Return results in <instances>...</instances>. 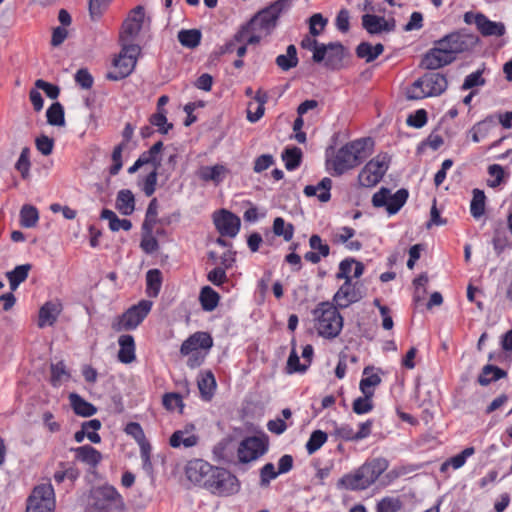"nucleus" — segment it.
Returning a JSON list of instances; mask_svg holds the SVG:
<instances>
[{"label": "nucleus", "mask_w": 512, "mask_h": 512, "mask_svg": "<svg viewBox=\"0 0 512 512\" xmlns=\"http://www.w3.org/2000/svg\"><path fill=\"white\" fill-rule=\"evenodd\" d=\"M478 42V36L465 30L452 32L434 42V47L425 53L421 66L436 70L449 65L456 60L457 54L472 50Z\"/></svg>", "instance_id": "nucleus-1"}, {"label": "nucleus", "mask_w": 512, "mask_h": 512, "mask_svg": "<svg viewBox=\"0 0 512 512\" xmlns=\"http://www.w3.org/2000/svg\"><path fill=\"white\" fill-rule=\"evenodd\" d=\"M373 144L371 138H360L341 147L332 163L334 174L340 176L361 164L370 156Z\"/></svg>", "instance_id": "nucleus-2"}, {"label": "nucleus", "mask_w": 512, "mask_h": 512, "mask_svg": "<svg viewBox=\"0 0 512 512\" xmlns=\"http://www.w3.org/2000/svg\"><path fill=\"white\" fill-rule=\"evenodd\" d=\"M388 463L383 458L365 462L353 473L345 474L338 480L337 487L347 490H364L371 486L387 469Z\"/></svg>", "instance_id": "nucleus-3"}, {"label": "nucleus", "mask_w": 512, "mask_h": 512, "mask_svg": "<svg viewBox=\"0 0 512 512\" xmlns=\"http://www.w3.org/2000/svg\"><path fill=\"white\" fill-rule=\"evenodd\" d=\"M337 306L331 302H321L313 310L315 328L318 334L324 338L337 337L343 328V317Z\"/></svg>", "instance_id": "nucleus-4"}, {"label": "nucleus", "mask_w": 512, "mask_h": 512, "mask_svg": "<svg viewBox=\"0 0 512 512\" xmlns=\"http://www.w3.org/2000/svg\"><path fill=\"white\" fill-rule=\"evenodd\" d=\"M292 0H277L272 3L269 7L261 10L246 27H243L236 35L237 41H242L245 34L249 30H264L266 34L276 26L277 20L281 13L287 10L291 5Z\"/></svg>", "instance_id": "nucleus-5"}, {"label": "nucleus", "mask_w": 512, "mask_h": 512, "mask_svg": "<svg viewBox=\"0 0 512 512\" xmlns=\"http://www.w3.org/2000/svg\"><path fill=\"white\" fill-rule=\"evenodd\" d=\"M448 87V81L444 74L430 72L417 79L407 91L408 99L418 100L425 97L439 96Z\"/></svg>", "instance_id": "nucleus-6"}, {"label": "nucleus", "mask_w": 512, "mask_h": 512, "mask_svg": "<svg viewBox=\"0 0 512 512\" xmlns=\"http://www.w3.org/2000/svg\"><path fill=\"white\" fill-rule=\"evenodd\" d=\"M118 57L113 60V69L106 74L111 81H119L128 77L134 70L140 53L138 45L124 44Z\"/></svg>", "instance_id": "nucleus-7"}, {"label": "nucleus", "mask_w": 512, "mask_h": 512, "mask_svg": "<svg viewBox=\"0 0 512 512\" xmlns=\"http://www.w3.org/2000/svg\"><path fill=\"white\" fill-rule=\"evenodd\" d=\"M203 487L213 494L227 496L238 491L239 483L236 476L228 470L212 466V471L209 473Z\"/></svg>", "instance_id": "nucleus-8"}, {"label": "nucleus", "mask_w": 512, "mask_h": 512, "mask_svg": "<svg viewBox=\"0 0 512 512\" xmlns=\"http://www.w3.org/2000/svg\"><path fill=\"white\" fill-rule=\"evenodd\" d=\"M151 307V301H140L137 305L130 307L121 316L116 317L111 324L112 329L115 332L135 329L148 315Z\"/></svg>", "instance_id": "nucleus-9"}, {"label": "nucleus", "mask_w": 512, "mask_h": 512, "mask_svg": "<svg viewBox=\"0 0 512 512\" xmlns=\"http://www.w3.org/2000/svg\"><path fill=\"white\" fill-rule=\"evenodd\" d=\"M390 157L388 154H378L371 159L360 171L358 181L364 187H373L378 184L389 168Z\"/></svg>", "instance_id": "nucleus-10"}, {"label": "nucleus", "mask_w": 512, "mask_h": 512, "mask_svg": "<svg viewBox=\"0 0 512 512\" xmlns=\"http://www.w3.org/2000/svg\"><path fill=\"white\" fill-rule=\"evenodd\" d=\"M54 489L50 483L36 486L27 500L26 512H53Z\"/></svg>", "instance_id": "nucleus-11"}, {"label": "nucleus", "mask_w": 512, "mask_h": 512, "mask_svg": "<svg viewBox=\"0 0 512 512\" xmlns=\"http://www.w3.org/2000/svg\"><path fill=\"white\" fill-rule=\"evenodd\" d=\"M409 193L406 189L402 188L396 191L393 195L388 188L382 187L372 197V204L374 207H385L390 215L396 214L406 203Z\"/></svg>", "instance_id": "nucleus-12"}, {"label": "nucleus", "mask_w": 512, "mask_h": 512, "mask_svg": "<svg viewBox=\"0 0 512 512\" xmlns=\"http://www.w3.org/2000/svg\"><path fill=\"white\" fill-rule=\"evenodd\" d=\"M268 449L265 438L251 436L243 439L237 449L238 459L241 463H249L258 459Z\"/></svg>", "instance_id": "nucleus-13"}, {"label": "nucleus", "mask_w": 512, "mask_h": 512, "mask_svg": "<svg viewBox=\"0 0 512 512\" xmlns=\"http://www.w3.org/2000/svg\"><path fill=\"white\" fill-rule=\"evenodd\" d=\"M144 18V9L142 6L135 7L128 18L122 24L119 41L121 46L124 44L134 45L133 40L142 28Z\"/></svg>", "instance_id": "nucleus-14"}, {"label": "nucleus", "mask_w": 512, "mask_h": 512, "mask_svg": "<svg viewBox=\"0 0 512 512\" xmlns=\"http://www.w3.org/2000/svg\"><path fill=\"white\" fill-rule=\"evenodd\" d=\"M214 224L222 236L233 238L240 230L241 221L232 212L222 209L214 214Z\"/></svg>", "instance_id": "nucleus-15"}, {"label": "nucleus", "mask_w": 512, "mask_h": 512, "mask_svg": "<svg viewBox=\"0 0 512 512\" xmlns=\"http://www.w3.org/2000/svg\"><path fill=\"white\" fill-rule=\"evenodd\" d=\"M96 506L100 509L114 508L121 510L124 507V501L118 491L110 485L99 487L95 491Z\"/></svg>", "instance_id": "nucleus-16"}, {"label": "nucleus", "mask_w": 512, "mask_h": 512, "mask_svg": "<svg viewBox=\"0 0 512 512\" xmlns=\"http://www.w3.org/2000/svg\"><path fill=\"white\" fill-rule=\"evenodd\" d=\"M199 436L195 433V425L187 424L183 429L176 430L169 439L173 448H191L198 444Z\"/></svg>", "instance_id": "nucleus-17"}, {"label": "nucleus", "mask_w": 512, "mask_h": 512, "mask_svg": "<svg viewBox=\"0 0 512 512\" xmlns=\"http://www.w3.org/2000/svg\"><path fill=\"white\" fill-rule=\"evenodd\" d=\"M362 298L360 291L356 288L352 281H344L333 297L336 306L343 309L349 305L358 302Z\"/></svg>", "instance_id": "nucleus-18"}, {"label": "nucleus", "mask_w": 512, "mask_h": 512, "mask_svg": "<svg viewBox=\"0 0 512 512\" xmlns=\"http://www.w3.org/2000/svg\"><path fill=\"white\" fill-rule=\"evenodd\" d=\"M345 55V48L340 42L324 44L323 62L324 66L331 70L341 68Z\"/></svg>", "instance_id": "nucleus-19"}, {"label": "nucleus", "mask_w": 512, "mask_h": 512, "mask_svg": "<svg viewBox=\"0 0 512 512\" xmlns=\"http://www.w3.org/2000/svg\"><path fill=\"white\" fill-rule=\"evenodd\" d=\"M211 471L212 465L202 459L190 461L186 467L187 478L202 487Z\"/></svg>", "instance_id": "nucleus-20"}, {"label": "nucleus", "mask_w": 512, "mask_h": 512, "mask_svg": "<svg viewBox=\"0 0 512 512\" xmlns=\"http://www.w3.org/2000/svg\"><path fill=\"white\" fill-rule=\"evenodd\" d=\"M213 345L212 337L206 332H196L186 339L180 348L182 355H190L198 349H209Z\"/></svg>", "instance_id": "nucleus-21"}, {"label": "nucleus", "mask_w": 512, "mask_h": 512, "mask_svg": "<svg viewBox=\"0 0 512 512\" xmlns=\"http://www.w3.org/2000/svg\"><path fill=\"white\" fill-rule=\"evenodd\" d=\"M71 451L75 454V459L77 461H80L92 468L97 467L103 458L100 451L88 444L71 448Z\"/></svg>", "instance_id": "nucleus-22"}, {"label": "nucleus", "mask_w": 512, "mask_h": 512, "mask_svg": "<svg viewBox=\"0 0 512 512\" xmlns=\"http://www.w3.org/2000/svg\"><path fill=\"white\" fill-rule=\"evenodd\" d=\"M61 310L62 305L59 302H46L39 310L38 326L40 328L52 326L56 322Z\"/></svg>", "instance_id": "nucleus-23"}, {"label": "nucleus", "mask_w": 512, "mask_h": 512, "mask_svg": "<svg viewBox=\"0 0 512 512\" xmlns=\"http://www.w3.org/2000/svg\"><path fill=\"white\" fill-rule=\"evenodd\" d=\"M476 27L483 36H503L505 34L503 23L493 22L482 13H478Z\"/></svg>", "instance_id": "nucleus-24"}, {"label": "nucleus", "mask_w": 512, "mask_h": 512, "mask_svg": "<svg viewBox=\"0 0 512 512\" xmlns=\"http://www.w3.org/2000/svg\"><path fill=\"white\" fill-rule=\"evenodd\" d=\"M228 173L229 170L226 166L216 164L214 166H202L199 169L198 175L201 180L205 182L212 181L217 185L225 179Z\"/></svg>", "instance_id": "nucleus-25"}, {"label": "nucleus", "mask_w": 512, "mask_h": 512, "mask_svg": "<svg viewBox=\"0 0 512 512\" xmlns=\"http://www.w3.org/2000/svg\"><path fill=\"white\" fill-rule=\"evenodd\" d=\"M332 180L328 177L323 178L317 185H307L304 188V194L307 197L317 196L319 201L327 202L331 198L330 190Z\"/></svg>", "instance_id": "nucleus-26"}, {"label": "nucleus", "mask_w": 512, "mask_h": 512, "mask_svg": "<svg viewBox=\"0 0 512 512\" xmlns=\"http://www.w3.org/2000/svg\"><path fill=\"white\" fill-rule=\"evenodd\" d=\"M120 349L118 359L120 362L129 364L135 360V342L132 335H121L118 339Z\"/></svg>", "instance_id": "nucleus-27"}, {"label": "nucleus", "mask_w": 512, "mask_h": 512, "mask_svg": "<svg viewBox=\"0 0 512 512\" xmlns=\"http://www.w3.org/2000/svg\"><path fill=\"white\" fill-rule=\"evenodd\" d=\"M69 401L76 415L82 417H90L97 412V408L92 403L86 401L77 393H71L69 395Z\"/></svg>", "instance_id": "nucleus-28"}, {"label": "nucleus", "mask_w": 512, "mask_h": 512, "mask_svg": "<svg viewBox=\"0 0 512 512\" xmlns=\"http://www.w3.org/2000/svg\"><path fill=\"white\" fill-rule=\"evenodd\" d=\"M116 209L125 216L131 215L135 210V198L131 190L122 189L116 197Z\"/></svg>", "instance_id": "nucleus-29"}, {"label": "nucleus", "mask_w": 512, "mask_h": 512, "mask_svg": "<svg viewBox=\"0 0 512 512\" xmlns=\"http://www.w3.org/2000/svg\"><path fill=\"white\" fill-rule=\"evenodd\" d=\"M163 149V142L158 141L148 150L143 152L139 158L138 161L141 163L142 166L151 164L153 165V170H159L161 167V162L159 155Z\"/></svg>", "instance_id": "nucleus-30"}, {"label": "nucleus", "mask_w": 512, "mask_h": 512, "mask_svg": "<svg viewBox=\"0 0 512 512\" xmlns=\"http://www.w3.org/2000/svg\"><path fill=\"white\" fill-rule=\"evenodd\" d=\"M197 383L201 397L206 401L210 400L216 388V380L213 373L211 371L201 373Z\"/></svg>", "instance_id": "nucleus-31"}, {"label": "nucleus", "mask_w": 512, "mask_h": 512, "mask_svg": "<svg viewBox=\"0 0 512 512\" xmlns=\"http://www.w3.org/2000/svg\"><path fill=\"white\" fill-rule=\"evenodd\" d=\"M507 372L495 365H485L482 368L481 373L478 376V383L481 386H487L491 382L497 381L501 378L506 377Z\"/></svg>", "instance_id": "nucleus-32"}, {"label": "nucleus", "mask_w": 512, "mask_h": 512, "mask_svg": "<svg viewBox=\"0 0 512 512\" xmlns=\"http://www.w3.org/2000/svg\"><path fill=\"white\" fill-rule=\"evenodd\" d=\"M384 51L381 43L372 46L369 42H361L356 48V55L361 59H365L367 63L373 62Z\"/></svg>", "instance_id": "nucleus-33"}, {"label": "nucleus", "mask_w": 512, "mask_h": 512, "mask_svg": "<svg viewBox=\"0 0 512 512\" xmlns=\"http://www.w3.org/2000/svg\"><path fill=\"white\" fill-rule=\"evenodd\" d=\"M31 268L30 264H23L16 266L13 270L6 273L12 291H15L27 279Z\"/></svg>", "instance_id": "nucleus-34"}, {"label": "nucleus", "mask_w": 512, "mask_h": 512, "mask_svg": "<svg viewBox=\"0 0 512 512\" xmlns=\"http://www.w3.org/2000/svg\"><path fill=\"white\" fill-rule=\"evenodd\" d=\"M373 367L367 366L363 370V375L366 376L360 381V390L363 394H367L373 397L374 388L381 383V378L378 374H370Z\"/></svg>", "instance_id": "nucleus-35"}, {"label": "nucleus", "mask_w": 512, "mask_h": 512, "mask_svg": "<svg viewBox=\"0 0 512 512\" xmlns=\"http://www.w3.org/2000/svg\"><path fill=\"white\" fill-rule=\"evenodd\" d=\"M162 286V273L159 269H150L146 273V292L149 297H157Z\"/></svg>", "instance_id": "nucleus-36"}, {"label": "nucleus", "mask_w": 512, "mask_h": 512, "mask_svg": "<svg viewBox=\"0 0 512 512\" xmlns=\"http://www.w3.org/2000/svg\"><path fill=\"white\" fill-rule=\"evenodd\" d=\"M219 300V294L210 286H204L201 289L199 301L203 310L208 312L213 311L218 306Z\"/></svg>", "instance_id": "nucleus-37"}, {"label": "nucleus", "mask_w": 512, "mask_h": 512, "mask_svg": "<svg viewBox=\"0 0 512 512\" xmlns=\"http://www.w3.org/2000/svg\"><path fill=\"white\" fill-rule=\"evenodd\" d=\"M101 218L108 220L109 228L112 231H119L120 229L129 231L132 228L130 220L118 218L116 213L110 209H103L101 212Z\"/></svg>", "instance_id": "nucleus-38"}, {"label": "nucleus", "mask_w": 512, "mask_h": 512, "mask_svg": "<svg viewBox=\"0 0 512 512\" xmlns=\"http://www.w3.org/2000/svg\"><path fill=\"white\" fill-rule=\"evenodd\" d=\"M301 47L313 52L312 60L315 63L323 62L324 44L319 43L312 35H305L301 41Z\"/></svg>", "instance_id": "nucleus-39"}, {"label": "nucleus", "mask_w": 512, "mask_h": 512, "mask_svg": "<svg viewBox=\"0 0 512 512\" xmlns=\"http://www.w3.org/2000/svg\"><path fill=\"white\" fill-rule=\"evenodd\" d=\"M276 64L283 71H288L298 64L297 49L294 45H289L286 54H281L276 57Z\"/></svg>", "instance_id": "nucleus-40"}, {"label": "nucleus", "mask_w": 512, "mask_h": 512, "mask_svg": "<svg viewBox=\"0 0 512 512\" xmlns=\"http://www.w3.org/2000/svg\"><path fill=\"white\" fill-rule=\"evenodd\" d=\"M287 170L292 171L298 168L302 161V151L298 147L286 148L282 153Z\"/></svg>", "instance_id": "nucleus-41"}, {"label": "nucleus", "mask_w": 512, "mask_h": 512, "mask_svg": "<svg viewBox=\"0 0 512 512\" xmlns=\"http://www.w3.org/2000/svg\"><path fill=\"white\" fill-rule=\"evenodd\" d=\"M39 220V213L36 207L32 205H23L20 210V224L25 228L36 226Z\"/></svg>", "instance_id": "nucleus-42"}, {"label": "nucleus", "mask_w": 512, "mask_h": 512, "mask_svg": "<svg viewBox=\"0 0 512 512\" xmlns=\"http://www.w3.org/2000/svg\"><path fill=\"white\" fill-rule=\"evenodd\" d=\"M202 34L197 29L181 30L178 32V41L182 46L195 48L200 44Z\"/></svg>", "instance_id": "nucleus-43"}, {"label": "nucleus", "mask_w": 512, "mask_h": 512, "mask_svg": "<svg viewBox=\"0 0 512 512\" xmlns=\"http://www.w3.org/2000/svg\"><path fill=\"white\" fill-rule=\"evenodd\" d=\"M48 124L52 126H64V108L61 103L54 102L46 111Z\"/></svg>", "instance_id": "nucleus-44"}, {"label": "nucleus", "mask_w": 512, "mask_h": 512, "mask_svg": "<svg viewBox=\"0 0 512 512\" xmlns=\"http://www.w3.org/2000/svg\"><path fill=\"white\" fill-rule=\"evenodd\" d=\"M486 196L480 189L473 190V198L470 204V212L474 218H480L485 212Z\"/></svg>", "instance_id": "nucleus-45"}, {"label": "nucleus", "mask_w": 512, "mask_h": 512, "mask_svg": "<svg viewBox=\"0 0 512 512\" xmlns=\"http://www.w3.org/2000/svg\"><path fill=\"white\" fill-rule=\"evenodd\" d=\"M273 233L283 237L285 241H290L294 235V226L286 223L282 217H276L273 221Z\"/></svg>", "instance_id": "nucleus-46"}, {"label": "nucleus", "mask_w": 512, "mask_h": 512, "mask_svg": "<svg viewBox=\"0 0 512 512\" xmlns=\"http://www.w3.org/2000/svg\"><path fill=\"white\" fill-rule=\"evenodd\" d=\"M382 17L373 14H364L362 16V26L371 35L383 32Z\"/></svg>", "instance_id": "nucleus-47"}, {"label": "nucleus", "mask_w": 512, "mask_h": 512, "mask_svg": "<svg viewBox=\"0 0 512 512\" xmlns=\"http://www.w3.org/2000/svg\"><path fill=\"white\" fill-rule=\"evenodd\" d=\"M51 384L54 387H58L62 384L63 381L68 380L70 377L69 372L66 369V366L63 361L57 362L55 364H51Z\"/></svg>", "instance_id": "nucleus-48"}, {"label": "nucleus", "mask_w": 512, "mask_h": 512, "mask_svg": "<svg viewBox=\"0 0 512 512\" xmlns=\"http://www.w3.org/2000/svg\"><path fill=\"white\" fill-rule=\"evenodd\" d=\"M327 434L322 430H315L311 433L307 443L306 450L309 455L314 454L318 451L324 443L327 441Z\"/></svg>", "instance_id": "nucleus-49"}, {"label": "nucleus", "mask_w": 512, "mask_h": 512, "mask_svg": "<svg viewBox=\"0 0 512 512\" xmlns=\"http://www.w3.org/2000/svg\"><path fill=\"white\" fill-rule=\"evenodd\" d=\"M166 113L165 109H160V112L152 114L149 118L150 124L157 127L161 134H167L173 128V124L167 121Z\"/></svg>", "instance_id": "nucleus-50"}, {"label": "nucleus", "mask_w": 512, "mask_h": 512, "mask_svg": "<svg viewBox=\"0 0 512 512\" xmlns=\"http://www.w3.org/2000/svg\"><path fill=\"white\" fill-rule=\"evenodd\" d=\"M492 243L494 250L498 255L509 246V239L507 237L505 227L502 224L495 229Z\"/></svg>", "instance_id": "nucleus-51"}, {"label": "nucleus", "mask_w": 512, "mask_h": 512, "mask_svg": "<svg viewBox=\"0 0 512 512\" xmlns=\"http://www.w3.org/2000/svg\"><path fill=\"white\" fill-rule=\"evenodd\" d=\"M30 150L28 147H24L20 153V156L15 164V168L20 172L23 179H27L29 177L30 170V160H29Z\"/></svg>", "instance_id": "nucleus-52"}, {"label": "nucleus", "mask_w": 512, "mask_h": 512, "mask_svg": "<svg viewBox=\"0 0 512 512\" xmlns=\"http://www.w3.org/2000/svg\"><path fill=\"white\" fill-rule=\"evenodd\" d=\"M353 411L358 414H366L373 409L372 396L363 394V397H358L353 401Z\"/></svg>", "instance_id": "nucleus-53"}, {"label": "nucleus", "mask_w": 512, "mask_h": 512, "mask_svg": "<svg viewBox=\"0 0 512 512\" xmlns=\"http://www.w3.org/2000/svg\"><path fill=\"white\" fill-rule=\"evenodd\" d=\"M125 143H120L117 146L114 147L111 158L113 161V164L109 168V173L112 176H115L119 173V171L122 169L123 162H122V153L125 149Z\"/></svg>", "instance_id": "nucleus-54"}, {"label": "nucleus", "mask_w": 512, "mask_h": 512, "mask_svg": "<svg viewBox=\"0 0 512 512\" xmlns=\"http://www.w3.org/2000/svg\"><path fill=\"white\" fill-rule=\"evenodd\" d=\"M402 507V502L398 498L385 497L377 504V512H398Z\"/></svg>", "instance_id": "nucleus-55"}, {"label": "nucleus", "mask_w": 512, "mask_h": 512, "mask_svg": "<svg viewBox=\"0 0 512 512\" xmlns=\"http://www.w3.org/2000/svg\"><path fill=\"white\" fill-rule=\"evenodd\" d=\"M488 174L492 179L487 180L488 186L492 188L498 187L504 180L505 172L502 166L492 164L488 167Z\"/></svg>", "instance_id": "nucleus-56"}, {"label": "nucleus", "mask_w": 512, "mask_h": 512, "mask_svg": "<svg viewBox=\"0 0 512 512\" xmlns=\"http://www.w3.org/2000/svg\"><path fill=\"white\" fill-rule=\"evenodd\" d=\"M278 471L275 470V466L273 463H266L260 469V486L267 487L270 484V481L277 478Z\"/></svg>", "instance_id": "nucleus-57"}, {"label": "nucleus", "mask_w": 512, "mask_h": 512, "mask_svg": "<svg viewBox=\"0 0 512 512\" xmlns=\"http://www.w3.org/2000/svg\"><path fill=\"white\" fill-rule=\"evenodd\" d=\"M112 0H89V14L93 20L99 19Z\"/></svg>", "instance_id": "nucleus-58"}, {"label": "nucleus", "mask_w": 512, "mask_h": 512, "mask_svg": "<svg viewBox=\"0 0 512 512\" xmlns=\"http://www.w3.org/2000/svg\"><path fill=\"white\" fill-rule=\"evenodd\" d=\"M309 24L310 35L316 37L324 30L327 24V19H325L320 13H316L310 17Z\"/></svg>", "instance_id": "nucleus-59"}, {"label": "nucleus", "mask_w": 512, "mask_h": 512, "mask_svg": "<svg viewBox=\"0 0 512 512\" xmlns=\"http://www.w3.org/2000/svg\"><path fill=\"white\" fill-rule=\"evenodd\" d=\"M309 246L312 250L318 253L321 257H327L330 254V247L328 244L323 243L319 235L313 234L309 239Z\"/></svg>", "instance_id": "nucleus-60"}, {"label": "nucleus", "mask_w": 512, "mask_h": 512, "mask_svg": "<svg viewBox=\"0 0 512 512\" xmlns=\"http://www.w3.org/2000/svg\"><path fill=\"white\" fill-rule=\"evenodd\" d=\"M483 85H485V79L482 77V71L477 70L465 77L461 89L469 90L474 87L483 86Z\"/></svg>", "instance_id": "nucleus-61"}, {"label": "nucleus", "mask_w": 512, "mask_h": 512, "mask_svg": "<svg viewBox=\"0 0 512 512\" xmlns=\"http://www.w3.org/2000/svg\"><path fill=\"white\" fill-rule=\"evenodd\" d=\"M497 124V119L495 115H489L484 120L477 122L474 127L477 132L485 138L491 129H493Z\"/></svg>", "instance_id": "nucleus-62"}, {"label": "nucleus", "mask_w": 512, "mask_h": 512, "mask_svg": "<svg viewBox=\"0 0 512 512\" xmlns=\"http://www.w3.org/2000/svg\"><path fill=\"white\" fill-rule=\"evenodd\" d=\"M101 426H102V424H101L100 420H98V419H92V420L83 422L81 425V429L74 434L75 441L77 443H81L84 440V438L86 437L87 429L99 430L101 428Z\"/></svg>", "instance_id": "nucleus-63"}, {"label": "nucleus", "mask_w": 512, "mask_h": 512, "mask_svg": "<svg viewBox=\"0 0 512 512\" xmlns=\"http://www.w3.org/2000/svg\"><path fill=\"white\" fill-rule=\"evenodd\" d=\"M332 435L345 441H356L355 432L348 424H343L341 426L335 425Z\"/></svg>", "instance_id": "nucleus-64"}]
</instances>
